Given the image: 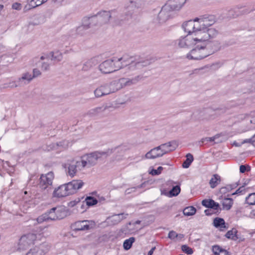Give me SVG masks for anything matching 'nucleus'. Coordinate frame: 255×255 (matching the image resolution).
<instances>
[{"label": "nucleus", "instance_id": "obj_10", "mask_svg": "<svg viewBox=\"0 0 255 255\" xmlns=\"http://www.w3.org/2000/svg\"><path fill=\"white\" fill-rule=\"evenodd\" d=\"M64 166L67 174L71 177L75 176L78 170L83 169L79 160L77 161L73 159L68 161L64 164Z\"/></svg>", "mask_w": 255, "mask_h": 255}, {"label": "nucleus", "instance_id": "obj_31", "mask_svg": "<svg viewBox=\"0 0 255 255\" xmlns=\"http://www.w3.org/2000/svg\"><path fill=\"white\" fill-rule=\"evenodd\" d=\"M186 160L183 163L182 167L187 168L189 167L192 161H193V156L191 153H188L186 156Z\"/></svg>", "mask_w": 255, "mask_h": 255}, {"label": "nucleus", "instance_id": "obj_29", "mask_svg": "<svg viewBox=\"0 0 255 255\" xmlns=\"http://www.w3.org/2000/svg\"><path fill=\"white\" fill-rule=\"evenodd\" d=\"M196 212V209L193 206L186 207L183 211V214L186 216H193Z\"/></svg>", "mask_w": 255, "mask_h": 255}, {"label": "nucleus", "instance_id": "obj_34", "mask_svg": "<svg viewBox=\"0 0 255 255\" xmlns=\"http://www.w3.org/2000/svg\"><path fill=\"white\" fill-rule=\"evenodd\" d=\"M116 149L120 154L115 157V159L117 161H120L123 159L126 149L123 146H119L116 148Z\"/></svg>", "mask_w": 255, "mask_h": 255}, {"label": "nucleus", "instance_id": "obj_15", "mask_svg": "<svg viewBox=\"0 0 255 255\" xmlns=\"http://www.w3.org/2000/svg\"><path fill=\"white\" fill-rule=\"evenodd\" d=\"M94 224V222L92 221H78L75 223L74 229L77 231L87 230L92 228Z\"/></svg>", "mask_w": 255, "mask_h": 255}, {"label": "nucleus", "instance_id": "obj_45", "mask_svg": "<svg viewBox=\"0 0 255 255\" xmlns=\"http://www.w3.org/2000/svg\"><path fill=\"white\" fill-rule=\"evenodd\" d=\"M41 75V72L40 71L37 69V68H34L32 70V78H35L39 76H40Z\"/></svg>", "mask_w": 255, "mask_h": 255}, {"label": "nucleus", "instance_id": "obj_19", "mask_svg": "<svg viewBox=\"0 0 255 255\" xmlns=\"http://www.w3.org/2000/svg\"><path fill=\"white\" fill-rule=\"evenodd\" d=\"M64 213L60 212L57 210V208H52L47 215V220H56L61 219L63 218Z\"/></svg>", "mask_w": 255, "mask_h": 255}, {"label": "nucleus", "instance_id": "obj_16", "mask_svg": "<svg viewBox=\"0 0 255 255\" xmlns=\"http://www.w3.org/2000/svg\"><path fill=\"white\" fill-rule=\"evenodd\" d=\"M46 246L47 245L45 243L42 244L39 246H35L31 249L26 255H43L48 250V248L44 249Z\"/></svg>", "mask_w": 255, "mask_h": 255}, {"label": "nucleus", "instance_id": "obj_7", "mask_svg": "<svg viewBox=\"0 0 255 255\" xmlns=\"http://www.w3.org/2000/svg\"><path fill=\"white\" fill-rule=\"evenodd\" d=\"M115 86L116 83H114V81L110 83L103 84L94 90V95L96 98H100L116 92L117 89Z\"/></svg>", "mask_w": 255, "mask_h": 255}, {"label": "nucleus", "instance_id": "obj_47", "mask_svg": "<svg viewBox=\"0 0 255 255\" xmlns=\"http://www.w3.org/2000/svg\"><path fill=\"white\" fill-rule=\"evenodd\" d=\"M251 170V167L247 165H242L240 166V171L241 173H245L246 171H250Z\"/></svg>", "mask_w": 255, "mask_h": 255}, {"label": "nucleus", "instance_id": "obj_39", "mask_svg": "<svg viewBox=\"0 0 255 255\" xmlns=\"http://www.w3.org/2000/svg\"><path fill=\"white\" fill-rule=\"evenodd\" d=\"M247 203L250 205L255 204V192L251 193L248 197L246 198Z\"/></svg>", "mask_w": 255, "mask_h": 255}, {"label": "nucleus", "instance_id": "obj_1", "mask_svg": "<svg viewBox=\"0 0 255 255\" xmlns=\"http://www.w3.org/2000/svg\"><path fill=\"white\" fill-rule=\"evenodd\" d=\"M215 22L213 15H205L184 22L182 27L188 34L176 40L181 48H186L194 44L205 43L218 34V30L210 27Z\"/></svg>", "mask_w": 255, "mask_h": 255}, {"label": "nucleus", "instance_id": "obj_28", "mask_svg": "<svg viewBox=\"0 0 255 255\" xmlns=\"http://www.w3.org/2000/svg\"><path fill=\"white\" fill-rule=\"evenodd\" d=\"M233 204V200L230 198H226L223 199L222 205L224 210H229L231 209Z\"/></svg>", "mask_w": 255, "mask_h": 255}, {"label": "nucleus", "instance_id": "obj_14", "mask_svg": "<svg viewBox=\"0 0 255 255\" xmlns=\"http://www.w3.org/2000/svg\"><path fill=\"white\" fill-rule=\"evenodd\" d=\"M186 2V0H168L165 4L173 12L182 8Z\"/></svg>", "mask_w": 255, "mask_h": 255}, {"label": "nucleus", "instance_id": "obj_24", "mask_svg": "<svg viewBox=\"0 0 255 255\" xmlns=\"http://www.w3.org/2000/svg\"><path fill=\"white\" fill-rule=\"evenodd\" d=\"M221 182L220 176L217 174H214L209 181V185L212 188L216 187Z\"/></svg>", "mask_w": 255, "mask_h": 255}, {"label": "nucleus", "instance_id": "obj_40", "mask_svg": "<svg viewBox=\"0 0 255 255\" xmlns=\"http://www.w3.org/2000/svg\"><path fill=\"white\" fill-rule=\"evenodd\" d=\"M146 1V0H133L132 2L137 8H141L144 5Z\"/></svg>", "mask_w": 255, "mask_h": 255}, {"label": "nucleus", "instance_id": "obj_18", "mask_svg": "<svg viewBox=\"0 0 255 255\" xmlns=\"http://www.w3.org/2000/svg\"><path fill=\"white\" fill-rule=\"evenodd\" d=\"M159 149L164 155V154L174 150L176 148V144L173 141H170L165 143L161 144L158 146Z\"/></svg>", "mask_w": 255, "mask_h": 255}, {"label": "nucleus", "instance_id": "obj_12", "mask_svg": "<svg viewBox=\"0 0 255 255\" xmlns=\"http://www.w3.org/2000/svg\"><path fill=\"white\" fill-rule=\"evenodd\" d=\"M84 182L81 180H73L68 183L65 184L55 188L54 191H70L79 190L83 186Z\"/></svg>", "mask_w": 255, "mask_h": 255}, {"label": "nucleus", "instance_id": "obj_17", "mask_svg": "<svg viewBox=\"0 0 255 255\" xmlns=\"http://www.w3.org/2000/svg\"><path fill=\"white\" fill-rule=\"evenodd\" d=\"M163 154L159 146L153 148L148 151L144 155V158L147 159H154L163 156Z\"/></svg>", "mask_w": 255, "mask_h": 255}, {"label": "nucleus", "instance_id": "obj_26", "mask_svg": "<svg viewBox=\"0 0 255 255\" xmlns=\"http://www.w3.org/2000/svg\"><path fill=\"white\" fill-rule=\"evenodd\" d=\"M106 107H99L92 109L89 110L87 115L90 116H95L98 115L99 114L104 112L106 110Z\"/></svg>", "mask_w": 255, "mask_h": 255}, {"label": "nucleus", "instance_id": "obj_13", "mask_svg": "<svg viewBox=\"0 0 255 255\" xmlns=\"http://www.w3.org/2000/svg\"><path fill=\"white\" fill-rule=\"evenodd\" d=\"M91 18L89 16H85L82 19V24L77 27L76 30L77 34L83 35L85 34L86 31L91 27Z\"/></svg>", "mask_w": 255, "mask_h": 255}, {"label": "nucleus", "instance_id": "obj_53", "mask_svg": "<svg viewBox=\"0 0 255 255\" xmlns=\"http://www.w3.org/2000/svg\"><path fill=\"white\" fill-rule=\"evenodd\" d=\"M49 64L43 62L41 65V68L43 69L45 71H46L49 69Z\"/></svg>", "mask_w": 255, "mask_h": 255}, {"label": "nucleus", "instance_id": "obj_4", "mask_svg": "<svg viewBox=\"0 0 255 255\" xmlns=\"http://www.w3.org/2000/svg\"><path fill=\"white\" fill-rule=\"evenodd\" d=\"M209 41H206L205 43L196 44V47L187 54L186 57L189 60H199L211 55L214 51L208 50L206 47L209 44Z\"/></svg>", "mask_w": 255, "mask_h": 255}, {"label": "nucleus", "instance_id": "obj_59", "mask_svg": "<svg viewBox=\"0 0 255 255\" xmlns=\"http://www.w3.org/2000/svg\"><path fill=\"white\" fill-rule=\"evenodd\" d=\"M228 252L227 251L223 250L218 255H226Z\"/></svg>", "mask_w": 255, "mask_h": 255}, {"label": "nucleus", "instance_id": "obj_57", "mask_svg": "<svg viewBox=\"0 0 255 255\" xmlns=\"http://www.w3.org/2000/svg\"><path fill=\"white\" fill-rule=\"evenodd\" d=\"M155 249H156L155 247H152L151 249V250L148 252L147 255H152Z\"/></svg>", "mask_w": 255, "mask_h": 255}, {"label": "nucleus", "instance_id": "obj_11", "mask_svg": "<svg viewBox=\"0 0 255 255\" xmlns=\"http://www.w3.org/2000/svg\"><path fill=\"white\" fill-rule=\"evenodd\" d=\"M116 12L114 11L110 12L104 10L99 12L96 15L89 17L91 18V21L92 22L96 20L99 21L100 23L104 24L108 22L112 16H116Z\"/></svg>", "mask_w": 255, "mask_h": 255}, {"label": "nucleus", "instance_id": "obj_5", "mask_svg": "<svg viewBox=\"0 0 255 255\" xmlns=\"http://www.w3.org/2000/svg\"><path fill=\"white\" fill-rule=\"evenodd\" d=\"M146 66V65H142L140 66L139 67H136L135 71L133 72L134 74L132 76H128L127 74L125 72L127 76L129 77L122 78L118 81H114V83H116L115 87L117 89V91L124 87L136 84L140 81L142 79V76L139 75H135L137 74V69L140 68L141 67Z\"/></svg>", "mask_w": 255, "mask_h": 255}, {"label": "nucleus", "instance_id": "obj_50", "mask_svg": "<svg viewBox=\"0 0 255 255\" xmlns=\"http://www.w3.org/2000/svg\"><path fill=\"white\" fill-rule=\"evenodd\" d=\"M46 220H48L47 218L46 215H42L37 218V222L38 223H41L43 222V221H46Z\"/></svg>", "mask_w": 255, "mask_h": 255}, {"label": "nucleus", "instance_id": "obj_41", "mask_svg": "<svg viewBox=\"0 0 255 255\" xmlns=\"http://www.w3.org/2000/svg\"><path fill=\"white\" fill-rule=\"evenodd\" d=\"M163 167L161 166H159L157 168V169H152L149 172V173L152 175H158L160 174L163 170Z\"/></svg>", "mask_w": 255, "mask_h": 255}, {"label": "nucleus", "instance_id": "obj_35", "mask_svg": "<svg viewBox=\"0 0 255 255\" xmlns=\"http://www.w3.org/2000/svg\"><path fill=\"white\" fill-rule=\"evenodd\" d=\"M251 182V180L249 179H247L245 181V182L243 183V185L240 187L239 189H238L236 191H244L245 190H254L252 187L248 186Z\"/></svg>", "mask_w": 255, "mask_h": 255}, {"label": "nucleus", "instance_id": "obj_37", "mask_svg": "<svg viewBox=\"0 0 255 255\" xmlns=\"http://www.w3.org/2000/svg\"><path fill=\"white\" fill-rule=\"evenodd\" d=\"M237 231L235 229H233L232 230L229 231L226 234V237L227 238L236 240V234Z\"/></svg>", "mask_w": 255, "mask_h": 255}, {"label": "nucleus", "instance_id": "obj_64", "mask_svg": "<svg viewBox=\"0 0 255 255\" xmlns=\"http://www.w3.org/2000/svg\"><path fill=\"white\" fill-rule=\"evenodd\" d=\"M205 213L206 215H211V213L209 212V210H206L205 211Z\"/></svg>", "mask_w": 255, "mask_h": 255}, {"label": "nucleus", "instance_id": "obj_20", "mask_svg": "<svg viewBox=\"0 0 255 255\" xmlns=\"http://www.w3.org/2000/svg\"><path fill=\"white\" fill-rule=\"evenodd\" d=\"M128 216V214L121 213L113 215L109 218V220L113 224H116L120 222L123 219H126Z\"/></svg>", "mask_w": 255, "mask_h": 255}, {"label": "nucleus", "instance_id": "obj_43", "mask_svg": "<svg viewBox=\"0 0 255 255\" xmlns=\"http://www.w3.org/2000/svg\"><path fill=\"white\" fill-rule=\"evenodd\" d=\"M78 211L79 212H80L81 213L84 212L85 211H86V205L85 204V202L82 201L80 202V203L78 205V206L77 207Z\"/></svg>", "mask_w": 255, "mask_h": 255}, {"label": "nucleus", "instance_id": "obj_22", "mask_svg": "<svg viewBox=\"0 0 255 255\" xmlns=\"http://www.w3.org/2000/svg\"><path fill=\"white\" fill-rule=\"evenodd\" d=\"M98 63V60L93 58L87 61L83 66V70L84 71H88L93 67L97 65Z\"/></svg>", "mask_w": 255, "mask_h": 255}, {"label": "nucleus", "instance_id": "obj_42", "mask_svg": "<svg viewBox=\"0 0 255 255\" xmlns=\"http://www.w3.org/2000/svg\"><path fill=\"white\" fill-rule=\"evenodd\" d=\"M181 249L183 252L188 255H191L193 253L192 249L186 245L182 246Z\"/></svg>", "mask_w": 255, "mask_h": 255}, {"label": "nucleus", "instance_id": "obj_61", "mask_svg": "<svg viewBox=\"0 0 255 255\" xmlns=\"http://www.w3.org/2000/svg\"><path fill=\"white\" fill-rule=\"evenodd\" d=\"M65 0H53L54 2L60 3L63 2Z\"/></svg>", "mask_w": 255, "mask_h": 255}, {"label": "nucleus", "instance_id": "obj_44", "mask_svg": "<svg viewBox=\"0 0 255 255\" xmlns=\"http://www.w3.org/2000/svg\"><path fill=\"white\" fill-rule=\"evenodd\" d=\"M81 200L80 198H77L75 200L72 201L68 203V206L70 207H73L75 206L77 207L78 206L79 204L80 203Z\"/></svg>", "mask_w": 255, "mask_h": 255}, {"label": "nucleus", "instance_id": "obj_6", "mask_svg": "<svg viewBox=\"0 0 255 255\" xmlns=\"http://www.w3.org/2000/svg\"><path fill=\"white\" fill-rule=\"evenodd\" d=\"M103 154V152H94L81 156L79 161L83 169L90 168L95 165L98 159L101 158Z\"/></svg>", "mask_w": 255, "mask_h": 255}, {"label": "nucleus", "instance_id": "obj_56", "mask_svg": "<svg viewBox=\"0 0 255 255\" xmlns=\"http://www.w3.org/2000/svg\"><path fill=\"white\" fill-rule=\"evenodd\" d=\"M254 142V141L251 138L249 139H246L244 140H243L242 142V144H244L245 143H253Z\"/></svg>", "mask_w": 255, "mask_h": 255}, {"label": "nucleus", "instance_id": "obj_46", "mask_svg": "<svg viewBox=\"0 0 255 255\" xmlns=\"http://www.w3.org/2000/svg\"><path fill=\"white\" fill-rule=\"evenodd\" d=\"M180 192H161V195H165L169 198L177 196Z\"/></svg>", "mask_w": 255, "mask_h": 255}, {"label": "nucleus", "instance_id": "obj_55", "mask_svg": "<svg viewBox=\"0 0 255 255\" xmlns=\"http://www.w3.org/2000/svg\"><path fill=\"white\" fill-rule=\"evenodd\" d=\"M181 190V189H180V186L177 185H176L175 186H174L172 189L170 190L169 191H180Z\"/></svg>", "mask_w": 255, "mask_h": 255}, {"label": "nucleus", "instance_id": "obj_60", "mask_svg": "<svg viewBox=\"0 0 255 255\" xmlns=\"http://www.w3.org/2000/svg\"><path fill=\"white\" fill-rule=\"evenodd\" d=\"M11 85L10 86L11 87H16L17 85L14 82H12L9 83Z\"/></svg>", "mask_w": 255, "mask_h": 255}, {"label": "nucleus", "instance_id": "obj_32", "mask_svg": "<svg viewBox=\"0 0 255 255\" xmlns=\"http://www.w3.org/2000/svg\"><path fill=\"white\" fill-rule=\"evenodd\" d=\"M33 79L32 74L29 72H25L21 75V77L18 78V81H26L27 83H29Z\"/></svg>", "mask_w": 255, "mask_h": 255}, {"label": "nucleus", "instance_id": "obj_63", "mask_svg": "<svg viewBox=\"0 0 255 255\" xmlns=\"http://www.w3.org/2000/svg\"><path fill=\"white\" fill-rule=\"evenodd\" d=\"M183 237H184L183 235L181 234H177V238H179V239H182Z\"/></svg>", "mask_w": 255, "mask_h": 255}, {"label": "nucleus", "instance_id": "obj_2", "mask_svg": "<svg viewBox=\"0 0 255 255\" xmlns=\"http://www.w3.org/2000/svg\"><path fill=\"white\" fill-rule=\"evenodd\" d=\"M149 60H134L133 58L127 56L121 58L113 57L106 60L99 66L100 71L103 74H109L122 68H125V73L128 76L134 75V71L136 67L142 65H148L150 64Z\"/></svg>", "mask_w": 255, "mask_h": 255}, {"label": "nucleus", "instance_id": "obj_27", "mask_svg": "<svg viewBox=\"0 0 255 255\" xmlns=\"http://www.w3.org/2000/svg\"><path fill=\"white\" fill-rule=\"evenodd\" d=\"M213 224L215 227L220 228L221 230L226 228L225 221L222 218H216L214 220Z\"/></svg>", "mask_w": 255, "mask_h": 255}, {"label": "nucleus", "instance_id": "obj_33", "mask_svg": "<svg viewBox=\"0 0 255 255\" xmlns=\"http://www.w3.org/2000/svg\"><path fill=\"white\" fill-rule=\"evenodd\" d=\"M53 192L52 198L53 201H57L63 197L69 196V194L67 192Z\"/></svg>", "mask_w": 255, "mask_h": 255}, {"label": "nucleus", "instance_id": "obj_51", "mask_svg": "<svg viewBox=\"0 0 255 255\" xmlns=\"http://www.w3.org/2000/svg\"><path fill=\"white\" fill-rule=\"evenodd\" d=\"M168 238L170 239L174 240L176 238H177V234L173 231L169 232L168 234Z\"/></svg>", "mask_w": 255, "mask_h": 255}, {"label": "nucleus", "instance_id": "obj_30", "mask_svg": "<svg viewBox=\"0 0 255 255\" xmlns=\"http://www.w3.org/2000/svg\"><path fill=\"white\" fill-rule=\"evenodd\" d=\"M135 239L133 237H130L128 239L126 240L123 244V247L125 250H128L134 242Z\"/></svg>", "mask_w": 255, "mask_h": 255}, {"label": "nucleus", "instance_id": "obj_49", "mask_svg": "<svg viewBox=\"0 0 255 255\" xmlns=\"http://www.w3.org/2000/svg\"><path fill=\"white\" fill-rule=\"evenodd\" d=\"M219 136H220L219 134H216V135H215L213 137H206L205 138L202 139V142H203L204 140H206L208 141H214L216 139H217L218 137H219Z\"/></svg>", "mask_w": 255, "mask_h": 255}, {"label": "nucleus", "instance_id": "obj_48", "mask_svg": "<svg viewBox=\"0 0 255 255\" xmlns=\"http://www.w3.org/2000/svg\"><path fill=\"white\" fill-rule=\"evenodd\" d=\"M223 250L218 246H214L212 248V251L215 255H218Z\"/></svg>", "mask_w": 255, "mask_h": 255}, {"label": "nucleus", "instance_id": "obj_36", "mask_svg": "<svg viewBox=\"0 0 255 255\" xmlns=\"http://www.w3.org/2000/svg\"><path fill=\"white\" fill-rule=\"evenodd\" d=\"M84 202L86 203V205L88 206H93L94 205H96L98 201L96 199L94 198V197L89 196L87 197Z\"/></svg>", "mask_w": 255, "mask_h": 255}, {"label": "nucleus", "instance_id": "obj_3", "mask_svg": "<svg viewBox=\"0 0 255 255\" xmlns=\"http://www.w3.org/2000/svg\"><path fill=\"white\" fill-rule=\"evenodd\" d=\"M46 227L39 228V233H36L35 232L29 233L21 237L18 244L17 250L19 251H23L28 248L30 245L33 244L37 240H40L41 235L43 234Z\"/></svg>", "mask_w": 255, "mask_h": 255}, {"label": "nucleus", "instance_id": "obj_8", "mask_svg": "<svg viewBox=\"0 0 255 255\" xmlns=\"http://www.w3.org/2000/svg\"><path fill=\"white\" fill-rule=\"evenodd\" d=\"M54 178L53 172L41 174L39 178V186L41 190H49L52 189V182Z\"/></svg>", "mask_w": 255, "mask_h": 255}, {"label": "nucleus", "instance_id": "obj_38", "mask_svg": "<svg viewBox=\"0 0 255 255\" xmlns=\"http://www.w3.org/2000/svg\"><path fill=\"white\" fill-rule=\"evenodd\" d=\"M237 186L238 184L237 183H234L233 184H228L224 187H222L221 188V190H223L222 191H230L236 189L237 187Z\"/></svg>", "mask_w": 255, "mask_h": 255}, {"label": "nucleus", "instance_id": "obj_9", "mask_svg": "<svg viewBox=\"0 0 255 255\" xmlns=\"http://www.w3.org/2000/svg\"><path fill=\"white\" fill-rule=\"evenodd\" d=\"M172 12L170 9L165 4L162 7L157 16L154 19V22L157 24L165 23L171 17Z\"/></svg>", "mask_w": 255, "mask_h": 255}, {"label": "nucleus", "instance_id": "obj_52", "mask_svg": "<svg viewBox=\"0 0 255 255\" xmlns=\"http://www.w3.org/2000/svg\"><path fill=\"white\" fill-rule=\"evenodd\" d=\"M12 8L15 10H20L21 9V4L18 2H15L12 4Z\"/></svg>", "mask_w": 255, "mask_h": 255}, {"label": "nucleus", "instance_id": "obj_21", "mask_svg": "<svg viewBox=\"0 0 255 255\" xmlns=\"http://www.w3.org/2000/svg\"><path fill=\"white\" fill-rule=\"evenodd\" d=\"M202 204L206 207L210 208L214 210H218L219 207V204L212 199L203 200L202 201Z\"/></svg>", "mask_w": 255, "mask_h": 255}, {"label": "nucleus", "instance_id": "obj_25", "mask_svg": "<svg viewBox=\"0 0 255 255\" xmlns=\"http://www.w3.org/2000/svg\"><path fill=\"white\" fill-rule=\"evenodd\" d=\"M51 60L56 62L61 61L63 59L62 53L59 51H52L49 54Z\"/></svg>", "mask_w": 255, "mask_h": 255}, {"label": "nucleus", "instance_id": "obj_54", "mask_svg": "<svg viewBox=\"0 0 255 255\" xmlns=\"http://www.w3.org/2000/svg\"><path fill=\"white\" fill-rule=\"evenodd\" d=\"M131 17V15H128L125 17H123V16H120L118 17V19L119 20L123 21V20H128Z\"/></svg>", "mask_w": 255, "mask_h": 255}, {"label": "nucleus", "instance_id": "obj_62", "mask_svg": "<svg viewBox=\"0 0 255 255\" xmlns=\"http://www.w3.org/2000/svg\"><path fill=\"white\" fill-rule=\"evenodd\" d=\"M251 216L252 217H255V210H253L251 212Z\"/></svg>", "mask_w": 255, "mask_h": 255}, {"label": "nucleus", "instance_id": "obj_58", "mask_svg": "<svg viewBox=\"0 0 255 255\" xmlns=\"http://www.w3.org/2000/svg\"><path fill=\"white\" fill-rule=\"evenodd\" d=\"M49 58V55L47 54H45L44 55H42L40 57V60H43L44 59H47Z\"/></svg>", "mask_w": 255, "mask_h": 255}, {"label": "nucleus", "instance_id": "obj_23", "mask_svg": "<svg viewBox=\"0 0 255 255\" xmlns=\"http://www.w3.org/2000/svg\"><path fill=\"white\" fill-rule=\"evenodd\" d=\"M41 4H42L41 0H31L28 5L24 6L23 9L24 11H27L31 8H35Z\"/></svg>", "mask_w": 255, "mask_h": 255}]
</instances>
